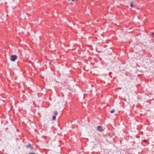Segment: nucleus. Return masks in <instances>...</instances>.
<instances>
[{
    "label": "nucleus",
    "instance_id": "obj_6",
    "mask_svg": "<svg viewBox=\"0 0 154 154\" xmlns=\"http://www.w3.org/2000/svg\"><path fill=\"white\" fill-rule=\"evenodd\" d=\"M54 114L55 115H57L58 114V112L57 111H55L54 112Z\"/></svg>",
    "mask_w": 154,
    "mask_h": 154
},
{
    "label": "nucleus",
    "instance_id": "obj_5",
    "mask_svg": "<svg viewBox=\"0 0 154 154\" xmlns=\"http://www.w3.org/2000/svg\"><path fill=\"white\" fill-rule=\"evenodd\" d=\"M115 112V110L114 109H113L110 112L111 113H114Z\"/></svg>",
    "mask_w": 154,
    "mask_h": 154
},
{
    "label": "nucleus",
    "instance_id": "obj_3",
    "mask_svg": "<svg viewBox=\"0 0 154 154\" xmlns=\"http://www.w3.org/2000/svg\"><path fill=\"white\" fill-rule=\"evenodd\" d=\"M130 5V6L132 7H134L133 3L132 2H131V3Z\"/></svg>",
    "mask_w": 154,
    "mask_h": 154
},
{
    "label": "nucleus",
    "instance_id": "obj_10",
    "mask_svg": "<svg viewBox=\"0 0 154 154\" xmlns=\"http://www.w3.org/2000/svg\"><path fill=\"white\" fill-rule=\"evenodd\" d=\"M69 1H70V0H68Z\"/></svg>",
    "mask_w": 154,
    "mask_h": 154
},
{
    "label": "nucleus",
    "instance_id": "obj_9",
    "mask_svg": "<svg viewBox=\"0 0 154 154\" xmlns=\"http://www.w3.org/2000/svg\"><path fill=\"white\" fill-rule=\"evenodd\" d=\"M109 74V75H110L111 72H110Z\"/></svg>",
    "mask_w": 154,
    "mask_h": 154
},
{
    "label": "nucleus",
    "instance_id": "obj_2",
    "mask_svg": "<svg viewBox=\"0 0 154 154\" xmlns=\"http://www.w3.org/2000/svg\"><path fill=\"white\" fill-rule=\"evenodd\" d=\"M97 129L98 131H100V132H102L104 130L102 128L101 126H99L97 127Z\"/></svg>",
    "mask_w": 154,
    "mask_h": 154
},
{
    "label": "nucleus",
    "instance_id": "obj_4",
    "mask_svg": "<svg viewBox=\"0 0 154 154\" xmlns=\"http://www.w3.org/2000/svg\"><path fill=\"white\" fill-rule=\"evenodd\" d=\"M56 116H53L52 120H55L56 119Z\"/></svg>",
    "mask_w": 154,
    "mask_h": 154
},
{
    "label": "nucleus",
    "instance_id": "obj_8",
    "mask_svg": "<svg viewBox=\"0 0 154 154\" xmlns=\"http://www.w3.org/2000/svg\"><path fill=\"white\" fill-rule=\"evenodd\" d=\"M153 36H154V31L152 33Z\"/></svg>",
    "mask_w": 154,
    "mask_h": 154
},
{
    "label": "nucleus",
    "instance_id": "obj_7",
    "mask_svg": "<svg viewBox=\"0 0 154 154\" xmlns=\"http://www.w3.org/2000/svg\"><path fill=\"white\" fill-rule=\"evenodd\" d=\"M30 146H31V145L30 144V145H29L27 146L26 147H28Z\"/></svg>",
    "mask_w": 154,
    "mask_h": 154
},
{
    "label": "nucleus",
    "instance_id": "obj_1",
    "mask_svg": "<svg viewBox=\"0 0 154 154\" xmlns=\"http://www.w3.org/2000/svg\"><path fill=\"white\" fill-rule=\"evenodd\" d=\"M17 58V56L15 55H12L10 57V59L12 61H15Z\"/></svg>",
    "mask_w": 154,
    "mask_h": 154
}]
</instances>
